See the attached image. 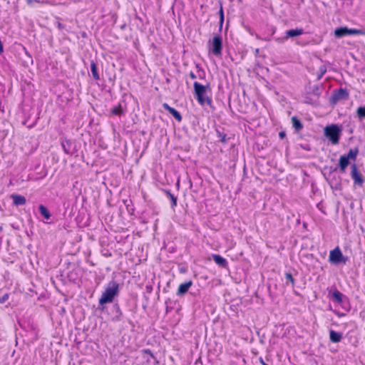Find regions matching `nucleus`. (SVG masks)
<instances>
[{
  "label": "nucleus",
  "mask_w": 365,
  "mask_h": 365,
  "mask_svg": "<svg viewBox=\"0 0 365 365\" xmlns=\"http://www.w3.org/2000/svg\"><path fill=\"white\" fill-rule=\"evenodd\" d=\"M350 165V160L344 155H342L339 159V163L337 167L333 169V172L337 171L339 169L341 173H344L346 170L347 167Z\"/></svg>",
  "instance_id": "nucleus-9"
},
{
  "label": "nucleus",
  "mask_w": 365,
  "mask_h": 365,
  "mask_svg": "<svg viewBox=\"0 0 365 365\" xmlns=\"http://www.w3.org/2000/svg\"><path fill=\"white\" fill-rule=\"evenodd\" d=\"M26 3L31 6H34L36 4L39 3L38 0H26Z\"/></svg>",
  "instance_id": "nucleus-33"
},
{
  "label": "nucleus",
  "mask_w": 365,
  "mask_h": 365,
  "mask_svg": "<svg viewBox=\"0 0 365 365\" xmlns=\"http://www.w3.org/2000/svg\"><path fill=\"white\" fill-rule=\"evenodd\" d=\"M38 209H39V212H40L41 215L45 219H46V220L50 219L51 215L46 207H45L43 205H40L38 207Z\"/></svg>",
  "instance_id": "nucleus-20"
},
{
  "label": "nucleus",
  "mask_w": 365,
  "mask_h": 365,
  "mask_svg": "<svg viewBox=\"0 0 365 365\" xmlns=\"http://www.w3.org/2000/svg\"><path fill=\"white\" fill-rule=\"evenodd\" d=\"M163 192L166 195V196L170 199L171 204L170 207L172 210H175V207L177 206L178 197L175 196L169 190H163Z\"/></svg>",
  "instance_id": "nucleus-13"
},
{
  "label": "nucleus",
  "mask_w": 365,
  "mask_h": 365,
  "mask_svg": "<svg viewBox=\"0 0 365 365\" xmlns=\"http://www.w3.org/2000/svg\"><path fill=\"white\" fill-rule=\"evenodd\" d=\"M125 26H126V24H122V25H121V26H120V29H121L122 30L125 29Z\"/></svg>",
  "instance_id": "nucleus-42"
},
{
  "label": "nucleus",
  "mask_w": 365,
  "mask_h": 365,
  "mask_svg": "<svg viewBox=\"0 0 365 365\" xmlns=\"http://www.w3.org/2000/svg\"><path fill=\"white\" fill-rule=\"evenodd\" d=\"M192 282L191 280L180 284L177 291V295L182 296L187 292L190 287L192 286Z\"/></svg>",
  "instance_id": "nucleus-10"
},
{
  "label": "nucleus",
  "mask_w": 365,
  "mask_h": 365,
  "mask_svg": "<svg viewBox=\"0 0 365 365\" xmlns=\"http://www.w3.org/2000/svg\"><path fill=\"white\" fill-rule=\"evenodd\" d=\"M302 34H304V30L301 28L289 29L285 32L284 36H283L282 38H277V41L279 42H282L284 40H287L288 38H292L299 36L302 35Z\"/></svg>",
  "instance_id": "nucleus-8"
},
{
  "label": "nucleus",
  "mask_w": 365,
  "mask_h": 365,
  "mask_svg": "<svg viewBox=\"0 0 365 365\" xmlns=\"http://www.w3.org/2000/svg\"><path fill=\"white\" fill-rule=\"evenodd\" d=\"M219 25H220L219 26V31H220L222 30V29L223 24H219Z\"/></svg>",
  "instance_id": "nucleus-43"
},
{
  "label": "nucleus",
  "mask_w": 365,
  "mask_h": 365,
  "mask_svg": "<svg viewBox=\"0 0 365 365\" xmlns=\"http://www.w3.org/2000/svg\"><path fill=\"white\" fill-rule=\"evenodd\" d=\"M351 177L354 180L355 185L361 187L364 182V179L361 174L359 173L358 168L355 163L351 166Z\"/></svg>",
  "instance_id": "nucleus-7"
},
{
  "label": "nucleus",
  "mask_w": 365,
  "mask_h": 365,
  "mask_svg": "<svg viewBox=\"0 0 365 365\" xmlns=\"http://www.w3.org/2000/svg\"><path fill=\"white\" fill-rule=\"evenodd\" d=\"M285 278H286V279H287V281H289V282H290L292 283V286H294V282H295V280H294V279L293 278V277H292V274H291V273H289V272L286 273V274H285Z\"/></svg>",
  "instance_id": "nucleus-29"
},
{
  "label": "nucleus",
  "mask_w": 365,
  "mask_h": 365,
  "mask_svg": "<svg viewBox=\"0 0 365 365\" xmlns=\"http://www.w3.org/2000/svg\"><path fill=\"white\" fill-rule=\"evenodd\" d=\"M26 54L28 56V57L29 58L30 61H31V63H33V60H32V58L30 54H29V53L27 51H26Z\"/></svg>",
  "instance_id": "nucleus-38"
},
{
  "label": "nucleus",
  "mask_w": 365,
  "mask_h": 365,
  "mask_svg": "<svg viewBox=\"0 0 365 365\" xmlns=\"http://www.w3.org/2000/svg\"><path fill=\"white\" fill-rule=\"evenodd\" d=\"M349 35V28L339 27L334 30V36L336 38H340Z\"/></svg>",
  "instance_id": "nucleus-14"
},
{
  "label": "nucleus",
  "mask_w": 365,
  "mask_h": 365,
  "mask_svg": "<svg viewBox=\"0 0 365 365\" xmlns=\"http://www.w3.org/2000/svg\"><path fill=\"white\" fill-rule=\"evenodd\" d=\"M336 314H337V316H338V317H344V316H345V314H344V313H339V312H337V313H336Z\"/></svg>",
  "instance_id": "nucleus-40"
},
{
  "label": "nucleus",
  "mask_w": 365,
  "mask_h": 365,
  "mask_svg": "<svg viewBox=\"0 0 365 365\" xmlns=\"http://www.w3.org/2000/svg\"><path fill=\"white\" fill-rule=\"evenodd\" d=\"M349 98V92L346 88H340L332 91L329 98L331 105H335L340 101H346Z\"/></svg>",
  "instance_id": "nucleus-5"
},
{
  "label": "nucleus",
  "mask_w": 365,
  "mask_h": 365,
  "mask_svg": "<svg viewBox=\"0 0 365 365\" xmlns=\"http://www.w3.org/2000/svg\"><path fill=\"white\" fill-rule=\"evenodd\" d=\"M286 136V133L284 131H281L279 132V137L281 138V139H283L284 137Z\"/></svg>",
  "instance_id": "nucleus-36"
},
{
  "label": "nucleus",
  "mask_w": 365,
  "mask_h": 365,
  "mask_svg": "<svg viewBox=\"0 0 365 365\" xmlns=\"http://www.w3.org/2000/svg\"><path fill=\"white\" fill-rule=\"evenodd\" d=\"M110 113L113 115L120 116V115L124 114V110H123V108L122 107V105L120 103H119L117 106L113 107L110 110Z\"/></svg>",
  "instance_id": "nucleus-19"
},
{
  "label": "nucleus",
  "mask_w": 365,
  "mask_h": 365,
  "mask_svg": "<svg viewBox=\"0 0 365 365\" xmlns=\"http://www.w3.org/2000/svg\"><path fill=\"white\" fill-rule=\"evenodd\" d=\"M259 361L262 365H264L265 364V362L264 361V360L262 358H259Z\"/></svg>",
  "instance_id": "nucleus-41"
},
{
  "label": "nucleus",
  "mask_w": 365,
  "mask_h": 365,
  "mask_svg": "<svg viewBox=\"0 0 365 365\" xmlns=\"http://www.w3.org/2000/svg\"><path fill=\"white\" fill-rule=\"evenodd\" d=\"M219 14H220V23H223L224 22V13H223V9H222V5L220 6V8Z\"/></svg>",
  "instance_id": "nucleus-30"
},
{
  "label": "nucleus",
  "mask_w": 365,
  "mask_h": 365,
  "mask_svg": "<svg viewBox=\"0 0 365 365\" xmlns=\"http://www.w3.org/2000/svg\"><path fill=\"white\" fill-rule=\"evenodd\" d=\"M348 260V257L343 255L339 247H335L330 251L329 256V262L333 264H339L341 263L345 264Z\"/></svg>",
  "instance_id": "nucleus-4"
},
{
  "label": "nucleus",
  "mask_w": 365,
  "mask_h": 365,
  "mask_svg": "<svg viewBox=\"0 0 365 365\" xmlns=\"http://www.w3.org/2000/svg\"><path fill=\"white\" fill-rule=\"evenodd\" d=\"M189 76L190 77V78L192 79H195L196 78V75L192 72V71H190V73H189Z\"/></svg>",
  "instance_id": "nucleus-37"
},
{
  "label": "nucleus",
  "mask_w": 365,
  "mask_h": 365,
  "mask_svg": "<svg viewBox=\"0 0 365 365\" xmlns=\"http://www.w3.org/2000/svg\"><path fill=\"white\" fill-rule=\"evenodd\" d=\"M143 352L144 354H146L149 356H150L152 358H154V355H153V351L150 350V349H143Z\"/></svg>",
  "instance_id": "nucleus-34"
},
{
  "label": "nucleus",
  "mask_w": 365,
  "mask_h": 365,
  "mask_svg": "<svg viewBox=\"0 0 365 365\" xmlns=\"http://www.w3.org/2000/svg\"><path fill=\"white\" fill-rule=\"evenodd\" d=\"M215 131L219 140L221 143L226 144L227 143V134L224 132H221L218 128H216Z\"/></svg>",
  "instance_id": "nucleus-24"
},
{
  "label": "nucleus",
  "mask_w": 365,
  "mask_h": 365,
  "mask_svg": "<svg viewBox=\"0 0 365 365\" xmlns=\"http://www.w3.org/2000/svg\"><path fill=\"white\" fill-rule=\"evenodd\" d=\"M292 126L297 132L300 131L303 128V124L301 120L296 116L292 117Z\"/></svg>",
  "instance_id": "nucleus-16"
},
{
  "label": "nucleus",
  "mask_w": 365,
  "mask_h": 365,
  "mask_svg": "<svg viewBox=\"0 0 365 365\" xmlns=\"http://www.w3.org/2000/svg\"><path fill=\"white\" fill-rule=\"evenodd\" d=\"M163 107L165 110H168L169 113H170V110L173 109V107L170 106L168 103H165L163 104Z\"/></svg>",
  "instance_id": "nucleus-35"
},
{
  "label": "nucleus",
  "mask_w": 365,
  "mask_h": 365,
  "mask_svg": "<svg viewBox=\"0 0 365 365\" xmlns=\"http://www.w3.org/2000/svg\"><path fill=\"white\" fill-rule=\"evenodd\" d=\"M9 294H4L0 297V303H4L9 299Z\"/></svg>",
  "instance_id": "nucleus-31"
},
{
  "label": "nucleus",
  "mask_w": 365,
  "mask_h": 365,
  "mask_svg": "<svg viewBox=\"0 0 365 365\" xmlns=\"http://www.w3.org/2000/svg\"><path fill=\"white\" fill-rule=\"evenodd\" d=\"M255 52H256V53H257L259 52V48H257Z\"/></svg>",
  "instance_id": "nucleus-46"
},
{
  "label": "nucleus",
  "mask_w": 365,
  "mask_h": 365,
  "mask_svg": "<svg viewBox=\"0 0 365 365\" xmlns=\"http://www.w3.org/2000/svg\"><path fill=\"white\" fill-rule=\"evenodd\" d=\"M228 26H229V24H226V27H225V32L227 31L228 30Z\"/></svg>",
  "instance_id": "nucleus-44"
},
{
  "label": "nucleus",
  "mask_w": 365,
  "mask_h": 365,
  "mask_svg": "<svg viewBox=\"0 0 365 365\" xmlns=\"http://www.w3.org/2000/svg\"><path fill=\"white\" fill-rule=\"evenodd\" d=\"M72 145V143L69 140H65L61 142V146L63 148V151L66 154H71V147Z\"/></svg>",
  "instance_id": "nucleus-22"
},
{
  "label": "nucleus",
  "mask_w": 365,
  "mask_h": 365,
  "mask_svg": "<svg viewBox=\"0 0 365 365\" xmlns=\"http://www.w3.org/2000/svg\"><path fill=\"white\" fill-rule=\"evenodd\" d=\"M311 93L313 94L314 96H320V92H319V88L318 86H314L312 89V91H311Z\"/></svg>",
  "instance_id": "nucleus-28"
},
{
  "label": "nucleus",
  "mask_w": 365,
  "mask_h": 365,
  "mask_svg": "<svg viewBox=\"0 0 365 365\" xmlns=\"http://www.w3.org/2000/svg\"><path fill=\"white\" fill-rule=\"evenodd\" d=\"M212 258L213 259L215 262L220 267L226 268L227 267L228 263L227 260L222 256L214 254L212 255Z\"/></svg>",
  "instance_id": "nucleus-12"
},
{
  "label": "nucleus",
  "mask_w": 365,
  "mask_h": 365,
  "mask_svg": "<svg viewBox=\"0 0 365 365\" xmlns=\"http://www.w3.org/2000/svg\"><path fill=\"white\" fill-rule=\"evenodd\" d=\"M91 71L93 78L95 80L98 81L100 79V76H99V74L98 73L97 65L94 62V61H91Z\"/></svg>",
  "instance_id": "nucleus-18"
},
{
  "label": "nucleus",
  "mask_w": 365,
  "mask_h": 365,
  "mask_svg": "<svg viewBox=\"0 0 365 365\" xmlns=\"http://www.w3.org/2000/svg\"><path fill=\"white\" fill-rule=\"evenodd\" d=\"M342 128L338 124H331L324 128V134L333 145H337L341 135Z\"/></svg>",
  "instance_id": "nucleus-3"
},
{
  "label": "nucleus",
  "mask_w": 365,
  "mask_h": 365,
  "mask_svg": "<svg viewBox=\"0 0 365 365\" xmlns=\"http://www.w3.org/2000/svg\"><path fill=\"white\" fill-rule=\"evenodd\" d=\"M11 197L13 200L14 205L16 206L24 205L26 202V200L23 195L12 194Z\"/></svg>",
  "instance_id": "nucleus-11"
},
{
  "label": "nucleus",
  "mask_w": 365,
  "mask_h": 365,
  "mask_svg": "<svg viewBox=\"0 0 365 365\" xmlns=\"http://www.w3.org/2000/svg\"><path fill=\"white\" fill-rule=\"evenodd\" d=\"M222 39L220 35H215L212 38L211 51L215 56L222 55Z\"/></svg>",
  "instance_id": "nucleus-6"
},
{
  "label": "nucleus",
  "mask_w": 365,
  "mask_h": 365,
  "mask_svg": "<svg viewBox=\"0 0 365 365\" xmlns=\"http://www.w3.org/2000/svg\"><path fill=\"white\" fill-rule=\"evenodd\" d=\"M113 312H115L113 319L115 321H120L121 319L122 312L118 304L116 303L113 305Z\"/></svg>",
  "instance_id": "nucleus-21"
},
{
  "label": "nucleus",
  "mask_w": 365,
  "mask_h": 365,
  "mask_svg": "<svg viewBox=\"0 0 365 365\" xmlns=\"http://www.w3.org/2000/svg\"><path fill=\"white\" fill-rule=\"evenodd\" d=\"M359 154V148L357 147L350 149L347 154H345L344 155L349 160L355 161L356 160V157Z\"/></svg>",
  "instance_id": "nucleus-17"
},
{
  "label": "nucleus",
  "mask_w": 365,
  "mask_h": 365,
  "mask_svg": "<svg viewBox=\"0 0 365 365\" xmlns=\"http://www.w3.org/2000/svg\"><path fill=\"white\" fill-rule=\"evenodd\" d=\"M194 94L197 102L203 106L205 103L212 106V99L206 96L207 88H210V84L203 86L197 81L194 82Z\"/></svg>",
  "instance_id": "nucleus-2"
},
{
  "label": "nucleus",
  "mask_w": 365,
  "mask_h": 365,
  "mask_svg": "<svg viewBox=\"0 0 365 365\" xmlns=\"http://www.w3.org/2000/svg\"><path fill=\"white\" fill-rule=\"evenodd\" d=\"M365 31L356 29H349V35L353 34H364Z\"/></svg>",
  "instance_id": "nucleus-27"
},
{
  "label": "nucleus",
  "mask_w": 365,
  "mask_h": 365,
  "mask_svg": "<svg viewBox=\"0 0 365 365\" xmlns=\"http://www.w3.org/2000/svg\"><path fill=\"white\" fill-rule=\"evenodd\" d=\"M63 26H64V24H58V28L59 29H63V27H64Z\"/></svg>",
  "instance_id": "nucleus-39"
},
{
  "label": "nucleus",
  "mask_w": 365,
  "mask_h": 365,
  "mask_svg": "<svg viewBox=\"0 0 365 365\" xmlns=\"http://www.w3.org/2000/svg\"><path fill=\"white\" fill-rule=\"evenodd\" d=\"M175 120H177L178 122H180L182 119V117L179 111H178L176 109L173 108V110H170V113Z\"/></svg>",
  "instance_id": "nucleus-25"
},
{
  "label": "nucleus",
  "mask_w": 365,
  "mask_h": 365,
  "mask_svg": "<svg viewBox=\"0 0 365 365\" xmlns=\"http://www.w3.org/2000/svg\"><path fill=\"white\" fill-rule=\"evenodd\" d=\"M82 36H83V37H86V34L85 32H83V34H82Z\"/></svg>",
  "instance_id": "nucleus-45"
},
{
  "label": "nucleus",
  "mask_w": 365,
  "mask_h": 365,
  "mask_svg": "<svg viewBox=\"0 0 365 365\" xmlns=\"http://www.w3.org/2000/svg\"><path fill=\"white\" fill-rule=\"evenodd\" d=\"M118 294L119 284L114 280L109 282L101 297L99 299V309L103 310L104 309L103 305L112 302L115 297L118 296Z\"/></svg>",
  "instance_id": "nucleus-1"
},
{
  "label": "nucleus",
  "mask_w": 365,
  "mask_h": 365,
  "mask_svg": "<svg viewBox=\"0 0 365 365\" xmlns=\"http://www.w3.org/2000/svg\"><path fill=\"white\" fill-rule=\"evenodd\" d=\"M332 297L334 299V300L338 302V303H342L343 302V299L344 298H346L342 293H341L338 290H335L333 293H332Z\"/></svg>",
  "instance_id": "nucleus-23"
},
{
  "label": "nucleus",
  "mask_w": 365,
  "mask_h": 365,
  "mask_svg": "<svg viewBox=\"0 0 365 365\" xmlns=\"http://www.w3.org/2000/svg\"><path fill=\"white\" fill-rule=\"evenodd\" d=\"M356 114L359 119H365V106H360L356 110Z\"/></svg>",
  "instance_id": "nucleus-26"
},
{
  "label": "nucleus",
  "mask_w": 365,
  "mask_h": 365,
  "mask_svg": "<svg viewBox=\"0 0 365 365\" xmlns=\"http://www.w3.org/2000/svg\"><path fill=\"white\" fill-rule=\"evenodd\" d=\"M342 338V334L340 332L335 331L334 330H331L329 332V339L330 341L333 343H338L341 341Z\"/></svg>",
  "instance_id": "nucleus-15"
},
{
  "label": "nucleus",
  "mask_w": 365,
  "mask_h": 365,
  "mask_svg": "<svg viewBox=\"0 0 365 365\" xmlns=\"http://www.w3.org/2000/svg\"><path fill=\"white\" fill-rule=\"evenodd\" d=\"M326 72V69L323 68H320V73L317 76V79L319 80L324 76Z\"/></svg>",
  "instance_id": "nucleus-32"
}]
</instances>
